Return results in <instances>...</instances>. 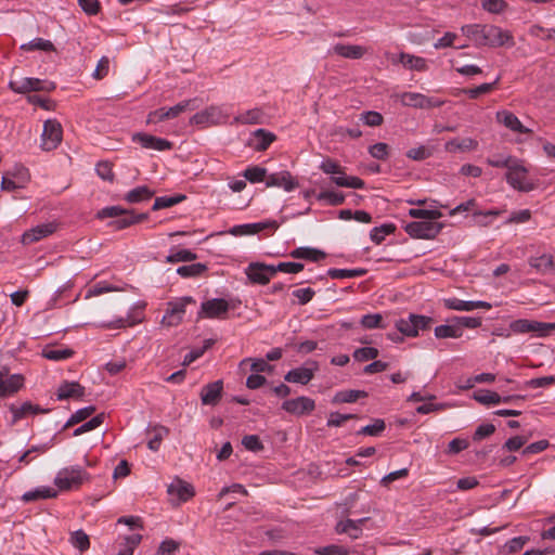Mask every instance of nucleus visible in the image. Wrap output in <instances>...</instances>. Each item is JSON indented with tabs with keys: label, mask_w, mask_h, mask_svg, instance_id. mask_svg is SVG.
Wrapping results in <instances>:
<instances>
[{
	"label": "nucleus",
	"mask_w": 555,
	"mask_h": 555,
	"mask_svg": "<svg viewBox=\"0 0 555 555\" xmlns=\"http://www.w3.org/2000/svg\"><path fill=\"white\" fill-rule=\"evenodd\" d=\"M194 299L190 296L182 297L175 301L167 302L166 313L162 319V324L167 327L179 325L185 313V306L188 304H194Z\"/></svg>",
	"instance_id": "obj_5"
},
{
	"label": "nucleus",
	"mask_w": 555,
	"mask_h": 555,
	"mask_svg": "<svg viewBox=\"0 0 555 555\" xmlns=\"http://www.w3.org/2000/svg\"><path fill=\"white\" fill-rule=\"evenodd\" d=\"M526 173L527 170L514 162L506 172V180L514 189L519 191H529L531 188L524 184Z\"/></svg>",
	"instance_id": "obj_22"
},
{
	"label": "nucleus",
	"mask_w": 555,
	"mask_h": 555,
	"mask_svg": "<svg viewBox=\"0 0 555 555\" xmlns=\"http://www.w3.org/2000/svg\"><path fill=\"white\" fill-rule=\"evenodd\" d=\"M396 231V225L392 224V223H386V224H383L380 227H375L372 229L371 231V240L376 243V244H380L384 240H385V236L388 235V234H391Z\"/></svg>",
	"instance_id": "obj_44"
},
{
	"label": "nucleus",
	"mask_w": 555,
	"mask_h": 555,
	"mask_svg": "<svg viewBox=\"0 0 555 555\" xmlns=\"http://www.w3.org/2000/svg\"><path fill=\"white\" fill-rule=\"evenodd\" d=\"M314 554L315 555H348L349 548L341 546V545L332 544V545L317 547L314 550Z\"/></svg>",
	"instance_id": "obj_58"
},
{
	"label": "nucleus",
	"mask_w": 555,
	"mask_h": 555,
	"mask_svg": "<svg viewBox=\"0 0 555 555\" xmlns=\"http://www.w3.org/2000/svg\"><path fill=\"white\" fill-rule=\"evenodd\" d=\"M223 118L224 116L221 108L219 106L211 105L193 115L190 119V124L203 127L216 126L220 125Z\"/></svg>",
	"instance_id": "obj_11"
},
{
	"label": "nucleus",
	"mask_w": 555,
	"mask_h": 555,
	"mask_svg": "<svg viewBox=\"0 0 555 555\" xmlns=\"http://www.w3.org/2000/svg\"><path fill=\"white\" fill-rule=\"evenodd\" d=\"M282 409L295 416L308 415L315 409V401L309 397H297L295 399L285 400Z\"/></svg>",
	"instance_id": "obj_10"
},
{
	"label": "nucleus",
	"mask_w": 555,
	"mask_h": 555,
	"mask_svg": "<svg viewBox=\"0 0 555 555\" xmlns=\"http://www.w3.org/2000/svg\"><path fill=\"white\" fill-rule=\"evenodd\" d=\"M400 61L405 67H408L410 69H415L418 72H423V70L427 69V64H426L425 59L420 57V56H414V55H411L408 53H401Z\"/></svg>",
	"instance_id": "obj_36"
},
{
	"label": "nucleus",
	"mask_w": 555,
	"mask_h": 555,
	"mask_svg": "<svg viewBox=\"0 0 555 555\" xmlns=\"http://www.w3.org/2000/svg\"><path fill=\"white\" fill-rule=\"evenodd\" d=\"M223 390L222 380H216L205 385L201 390V400L206 405H217L221 399Z\"/></svg>",
	"instance_id": "obj_18"
},
{
	"label": "nucleus",
	"mask_w": 555,
	"mask_h": 555,
	"mask_svg": "<svg viewBox=\"0 0 555 555\" xmlns=\"http://www.w3.org/2000/svg\"><path fill=\"white\" fill-rule=\"evenodd\" d=\"M367 518H362L359 520L347 519L345 521H339L336 525L337 533H350V530L358 531V534H362L361 525L366 521Z\"/></svg>",
	"instance_id": "obj_45"
},
{
	"label": "nucleus",
	"mask_w": 555,
	"mask_h": 555,
	"mask_svg": "<svg viewBox=\"0 0 555 555\" xmlns=\"http://www.w3.org/2000/svg\"><path fill=\"white\" fill-rule=\"evenodd\" d=\"M499 79L500 78H496L491 83H482V85H480V86H478L476 88L463 89L462 92L467 94L470 99H477L481 94H486V93L491 92L495 88V86L498 85Z\"/></svg>",
	"instance_id": "obj_49"
},
{
	"label": "nucleus",
	"mask_w": 555,
	"mask_h": 555,
	"mask_svg": "<svg viewBox=\"0 0 555 555\" xmlns=\"http://www.w3.org/2000/svg\"><path fill=\"white\" fill-rule=\"evenodd\" d=\"M367 392L364 390H341L335 393L332 399L333 403H352L356 402L360 398H366Z\"/></svg>",
	"instance_id": "obj_32"
},
{
	"label": "nucleus",
	"mask_w": 555,
	"mask_h": 555,
	"mask_svg": "<svg viewBox=\"0 0 555 555\" xmlns=\"http://www.w3.org/2000/svg\"><path fill=\"white\" fill-rule=\"evenodd\" d=\"M289 256L295 259H306L311 261H319L325 258V253L311 247H298L289 253Z\"/></svg>",
	"instance_id": "obj_30"
},
{
	"label": "nucleus",
	"mask_w": 555,
	"mask_h": 555,
	"mask_svg": "<svg viewBox=\"0 0 555 555\" xmlns=\"http://www.w3.org/2000/svg\"><path fill=\"white\" fill-rule=\"evenodd\" d=\"M229 308V302L225 299L214 298L202 304L198 318L224 319Z\"/></svg>",
	"instance_id": "obj_13"
},
{
	"label": "nucleus",
	"mask_w": 555,
	"mask_h": 555,
	"mask_svg": "<svg viewBox=\"0 0 555 555\" xmlns=\"http://www.w3.org/2000/svg\"><path fill=\"white\" fill-rule=\"evenodd\" d=\"M24 385V377L20 374H10L7 367L0 370V397L16 393Z\"/></svg>",
	"instance_id": "obj_12"
},
{
	"label": "nucleus",
	"mask_w": 555,
	"mask_h": 555,
	"mask_svg": "<svg viewBox=\"0 0 555 555\" xmlns=\"http://www.w3.org/2000/svg\"><path fill=\"white\" fill-rule=\"evenodd\" d=\"M63 129L56 119H48L43 124L41 147L43 151H53L62 142Z\"/></svg>",
	"instance_id": "obj_6"
},
{
	"label": "nucleus",
	"mask_w": 555,
	"mask_h": 555,
	"mask_svg": "<svg viewBox=\"0 0 555 555\" xmlns=\"http://www.w3.org/2000/svg\"><path fill=\"white\" fill-rule=\"evenodd\" d=\"M262 117H263V114L259 108H253V109H249L246 113L237 116L235 118V120L238 122H242V124L255 125V124H261Z\"/></svg>",
	"instance_id": "obj_52"
},
{
	"label": "nucleus",
	"mask_w": 555,
	"mask_h": 555,
	"mask_svg": "<svg viewBox=\"0 0 555 555\" xmlns=\"http://www.w3.org/2000/svg\"><path fill=\"white\" fill-rule=\"evenodd\" d=\"M203 104V101L199 98H194L190 100L182 101L178 103L177 105L170 107L167 109V115L169 119L175 118L179 116L181 113L190 109L194 111L199 108V106Z\"/></svg>",
	"instance_id": "obj_28"
},
{
	"label": "nucleus",
	"mask_w": 555,
	"mask_h": 555,
	"mask_svg": "<svg viewBox=\"0 0 555 555\" xmlns=\"http://www.w3.org/2000/svg\"><path fill=\"white\" fill-rule=\"evenodd\" d=\"M70 542L73 546H75L81 552H85L90 547L89 537L82 530H77L73 532L70 535Z\"/></svg>",
	"instance_id": "obj_55"
},
{
	"label": "nucleus",
	"mask_w": 555,
	"mask_h": 555,
	"mask_svg": "<svg viewBox=\"0 0 555 555\" xmlns=\"http://www.w3.org/2000/svg\"><path fill=\"white\" fill-rule=\"evenodd\" d=\"M401 102L405 106L424 108V94L415 92H404L401 95Z\"/></svg>",
	"instance_id": "obj_51"
},
{
	"label": "nucleus",
	"mask_w": 555,
	"mask_h": 555,
	"mask_svg": "<svg viewBox=\"0 0 555 555\" xmlns=\"http://www.w3.org/2000/svg\"><path fill=\"white\" fill-rule=\"evenodd\" d=\"M90 480V475L80 466H70L62 468L55 479L54 485L62 491L78 489L85 482Z\"/></svg>",
	"instance_id": "obj_2"
},
{
	"label": "nucleus",
	"mask_w": 555,
	"mask_h": 555,
	"mask_svg": "<svg viewBox=\"0 0 555 555\" xmlns=\"http://www.w3.org/2000/svg\"><path fill=\"white\" fill-rule=\"evenodd\" d=\"M435 337L438 339L462 337L461 326L456 322L442 324L435 327Z\"/></svg>",
	"instance_id": "obj_31"
},
{
	"label": "nucleus",
	"mask_w": 555,
	"mask_h": 555,
	"mask_svg": "<svg viewBox=\"0 0 555 555\" xmlns=\"http://www.w3.org/2000/svg\"><path fill=\"white\" fill-rule=\"evenodd\" d=\"M385 428H386L385 421L382 418H376V420H374L373 424L362 427L357 434L377 437L385 430Z\"/></svg>",
	"instance_id": "obj_47"
},
{
	"label": "nucleus",
	"mask_w": 555,
	"mask_h": 555,
	"mask_svg": "<svg viewBox=\"0 0 555 555\" xmlns=\"http://www.w3.org/2000/svg\"><path fill=\"white\" fill-rule=\"evenodd\" d=\"M333 52L345 59L359 60L365 54L366 49L357 44L337 43L333 47Z\"/></svg>",
	"instance_id": "obj_26"
},
{
	"label": "nucleus",
	"mask_w": 555,
	"mask_h": 555,
	"mask_svg": "<svg viewBox=\"0 0 555 555\" xmlns=\"http://www.w3.org/2000/svg\"><path fill=\"white\" fill-rule=\"evenodd\" d=\"M10 411L13 414V423H16L18 420L26 417L27 415H36L40 413H48V409H42L38 404H33L29 401L24 402L21 406H16L12 404L10 406Z\"/></svg>",
	"instance_id": "obj_25"
},
{
	"label": "nucleus",
	"mask_w": 555,
	"mask_h": 555,
	"mask_svg": "<svg viewBox=\"0 0 555 555\" xmlns=\"http://www.w3.org/2000/svg\"><path fill=\"white\" fill-rule=\"evenodd\" d=\"M85 396V387L78 382H63L56 392L59 400H66L69 398L80 399Z\"/></svg>",
	"instance_id": "obj_23"
},
{
	"label": "nucleus",
	"mask_w": 555,
	"mask_h": 555,
	"mask_svg": "<svg viewBox=\"0 0 555 555\" xmlns=\"http://www.w3.org/2000/svg\"><path fill=\"white\" fill-rule=\"evenodd\" d=\"M245 273L253 284L267 285L274 276V269L273 264L250 262L245 269Z\"/></svg>",
	"instance_id": "obj_8"
},
{
	"label": "nucleus",
	"mask_w": 555,
	"mask_h": 555,
	"mask_svg": "<svg viewBox=\"0 0 555 555\" xmlns=\"http://www.w3.org/2000/svg\"><path fill=\"white\" fill-rule=\"evenodd\" d=\"M496 119L499 122L503 124L506 128L511 129L512 131L519 132V133H529L531 132L530 129L525 127L518 117L514 115L513 113L508 111H502L496 113Z\"/></svg>",
	"instance_id": "obj_24"
},
{
	"label": "nucleus",
	"mask_w": 555,
	"mask_h": 555,
	"mask_svg": "<svg viewBox=\"0 0 555 555\" xmlns=\"http://www.w3.org/2000/svg\"><path fill=\"white\" fill-rule=\"evenodd\" d=\"M369 153L372 157L385 160L389 155V146L386 143L379 142L370 146Z\"/></svg>",
	"instance_id": "obj_63"
},
{
	"label": "nucleus",
	"mask_w": 555,
	"mask_h": 555,
	"mask_svg": "<svg viewBox=\"0 0 555 555\" xmlns=\"http://www.w3.org/2000/svg\"><path fill=\"white\" fill-rule=\"evenodd\" d=\"M73 354H74V350H72L69 348L54 349V348L46 347L42 350V356L46 359L53 360V361L64 360V359L70 358Z\"/></svg>",
	"instance_id": "obj_46"
},
{
	"label": "nucleus",
	"mask_w": 555,
	"mask_h": 555,
	"mask_svg": "<svg viewBox=\"0 0 555 555\" xmlns=\"http://www.w3.org/2000/svg\"><path fill=\"white\" fill-rule=\"evenodd\" d=\"M207 270V266L204 263H192L181 266L177 269V273L182 278H194L202 275Z\"/></svg>",
	"instance_id": "obj_40"
},
{
	"label": "nucleus",
	"mask_w": 555,
	"mask_h": 555,
	"mask_svg": "<svg viewBox=\"0 0 555 555\" xmlns=\"http://www.w3.org/2000/svg\"><path fill=\"white\" fill-rule=\"evenodd\" d=\"M98 176L105 180L113 182L114 181V172H113V165L109 162H99L95 167Z\"/></svg>",
	"instance_id": "obj_61"
},
{
	"label": "nucleus",
	"mask_w": 555,
	"mask_h": 555,
	"mask_svg": "<svg viewBox=\"0 0 555 555\" xmlns=\"http://www.w3.org/2000/svg\"><path fill=\"white\" fill-rule=\"evenodd\" d=\"M57 229V224L55 222H48L36 225L30 230L26 231L22 235V244L30 245L34 244L51 234H53Z\"/></svg>",
	"instance_id": "obj_15"
},
{
	"label": "nucleus",
	"mask_w": 555,
	"mask_h": 555,
	"mask_svg": "<svg viewBox=\"0 0 555 555\" xmlns=\"http://www.w3.org/2000/svg\"><path fill=\"white\" fill-rule=\"evenodd\" d=\"M154 195V192L151 191L147 186H138L131 191H129L126 196H125V199L128 202V203H140V202H143V201H147L150 198H152V196Z\"/></svg>",
	"instance_id": "obj_34"
},
{
	"label": "nucleus",
	"mask_w": 555,
	"mask_h": 555,
	"mask_svg": "<svg viewBox=\"0 0 555 555\" xmlns=\"http://www.w3.org/2000/svg\"><path fill=\"white\" fill-rule=\"evenodd\" d=\"M318 199L326 201L330 205L338 206L344 204L345 196L343 193L334 192V191H323L319 193Z\"/></svg>",
	"instance_id": "obj_60"
},
{
	"label": "nucleus",
	"mask_w": 555,
	"mask_h": 555,
	"mask_svg": "<svg viewBox=\"0 0 555 555\" xmlns=\"http://www.w3.org/2000/svg\"><path fill=\"white\" fill-rule=\"evenodd\" d=\"M253 135L255 142H249L248 145L253 146L258 152L266 151L276 139L275 134L267 131L266 129H257L254 131Z\"/></svg>",
	"instance_id": "obj_27"
},
{
	"label": "nucleus",
	"mask_w": 555,
	"mask_h": 555,
	"mask_svg": "<svg viewBox=\"0 0 555 555\" xmlns=\"http://www.w3.org/2000/svg\"><path fill=\"white\" fill-rule=\"evenodd\" d=\"M266 185L270 186H282L285 191L289 192L298 188V182L293 178L289 171H281L269 175L266 180Z\"/></svg>",
	"instance_id": "obj_19"
},
{
	"label": "nucleus",
	"mask_w": 555,
	"mask_h": 555,
	"mask_svg": "<svg viewBox=\"0 0 555 555\" xmlns=\"http://www.w3.org/2000/svg\"><path fill=\"white\" fill-rule=\"evenodd\" d=\"M244 177L251 183L261 182L267 180V169L259 166L249 167L244 171Z\"/></svg>",
	"instance_id": "obj_56"
},
{
	"label": "nucleus",
	"mask_w": 555,
	"mask_h": 555,
	"mask_svg": "<svg viewBox=\"0 0 555 555\" xmlns=\"http://www.w3.org/2000/svg\"><path fill=\"white\" fill-rule=\"evenodd\" d=\"M94 412H95L94 405H89V406L77 410L66 422V424L64 425V429L69 428V427L85 421L86 418L91 416Z\"/></svg>",
	"instance_id": "obj_42"
},
{
	"label": "nucleus",
	"mask_w": 555,
	"mask_h": 555,
	"mask_svg": "<svg viewBox=\"0 0 555 555\" xmlns=\"http://www.w3.org/2000/svg\"><path fill=\"white\" fill-rule=\"evenodd\" d=\"M509 328L516 334H524L535 332L544 336L550 333L551 330H555V323H543L538 321H529L526 319H519L513 321L509 324Z\"/></svg>",
	"instance_id": "obj_9"
},
{
	"label": "nucleus",
	"mask_w": 555,
	"mask_h": 555,
	"mask_svg": "<svg viewBox=\"0 0 555 555\" xmlns=\"http://www.w3.org/2000/svg\"><path fill=\"white\" fill-rule=\"evenodd\" d=\"M186 198L183 194H176L173 196H159L155 198L152 209L154 211L172 207Z\"/></svg>",
	"instance_id": "obj_35"
},
{
	"label": "nucleus",
	"mask_w": 555,
	"mask_h": 555,
	"mask_svg": "<svg viewBox=\"0 0 555 555\" xmlns=\"http://www.w3.org/2000/svg\"><path fill=\"white\" fill-rule=\"evenodd\" d=\"M154 431H155V435L149 441L147 447L152 451H157L160 447V443H162L164 437H166L169 434V429L165 426L157 425L154 427Z\"/></svg>",
	"instance_id": "obj_57"
},
{
	"label": "nucleus",
	"mask_w": 555,
	"mask_h": 555,
	"mask_svg": "<svg viewBox=\"0 0 555 555\" xmlns=\"http://www.w3.org/2000/svg\"><path fill=\"white\" fill-rule=\"evenodd\" d=\"M279 224L276 221H270V222H257V223H246V224H240L234 225L230 229L229 233L235 236L241 235H251L256 234L264 229L272 228L278 229Z\"/></svg>",
	"instance_id": "obj_21"
},
{
	"label": "nucleus",
	"mask_w": 555,
	"mask_h": 555,
	"mask_svg": "<svg viewBox=\"0 0 555 555\" xmlns=\"http://www.w3.org/2000/svg\"><path fill=\"white\" fill-rule=\"evenodd\" d=\"M242 444L251 452H259L263 450V443L257 435H247L242 439Z\"/></svg>",
	"instance_id": "obj_62"
},
{
	"label": "nucleus",
	"mask_w": 555,
	"mask_h": 555,
	"mask_svg": "<svg viewBox=\"0 0 555 555\" xmlns=\"http://www.w3.org/2000/svg\"><path fill=\"white\" fill-rule=\"evenodd\" d=\"M367 272L366 269H330L327 271V275L332 279H347V278H357L363 276Z\"/></svg>",
	"instance_id": "obj_39"
},
{
	"label": "nucleus",
	"mask_w": 555,
	"mask_h": 555,
	"mask_svg": "<svg viewBox=\"0 0 555 555\" xmlns=\"http://www.w3.org/2000/svg\"><path fill=\"white\" fill-rule=\"evenodd\" d=\"M167 492L169 495L178 496V504L186 502L195 495L194 487L178 477L168 486Z\"/></svg>",
	"instance_id": "obj_16"
},
{
	"label": "nucleus",
	"mask_w": 555,
	"mask_h": 555,
	"mask_svg": "<svg viewBox=\"0 0 555 555\" xmlns=\"http://www.w3.org/2000/svg\"><path fill=\"white\" fill-rule=\"evenodd\" d=\"M463 35L475 42L476 46L513 47L515 44L512 34L494 25L472 24L461 28Z\"/></svg>",
	"instance_id": "obj_1"
},
{
	"label": "nucleus",
	"mask_w": 555,
	"mask_h": 555,
	"mask_svg": "<svg viewBox=\"0 0 555 555\" xmlns=\"http://www.w3.org/2000/svg\"><path fill=\"white\" fill-rule=\"evenodd\" d=\"M132 141L139 143L143 149L155 151L171 150L172 142L144 132H137L132 135Z\"/></svg>",
	"instance_id": "obj_14"
},
{
	"label": "nucleus",
	"mask_w": 555,
	"mask_h": 555,
	"mask_svg": "<svg viewBox=\"0 0 555 555\" xmlns=\"http://www.w3.org/2000/svg\"><path fill=\"white\" fill-rule=\"evenodd\" d=\"M361 120L370 127H377L383 124L384 117L378 112L369 111L361 114Z\"/></svg>",
	"instance_id": "obj_64"
},
{
	"label": "nucleus",
	"mask_w": 555,
	"mask_h": 555,
	"mask_svg": "<svg viewBox=\"0 0 555 555\" xmlns=\"http://www.w3.org/2000/svg\"><path fill=\"white\" fill-rule=\"evenodd\" d=\"M57 491L52 488H41L36 489L34 491L25 492L22 496V500L24 502H31L39 499H50V498H56Z\"/></svg>",
	"instance_id": "obj_37"
},
{
	"label": "nucleus",
	"mask_w": 555,
	"mask_h": 555,
	"mask_svg": "<svg viewBox=\"0 0 555 555\" xmlns=\"http://www.w3.org/2000/svg\"><path fill=\"white\" fill-rule=\"evenodd\" d=\"M197 258V255L189 249H180L176 253H171L166 257V261L170 263L193 261Z\"/></svg>",
	"instance_id": "obj_53"
},
{
	"label": "nucleus",
	"mask_w": 555,
	"mask_h": 555,
	"mask_svg": "<svg viewBox=\"0 0 555 555\" xmlns=\"http://www.w3.org/2000/svg\"><path fill=\"white\" fill-rule=\"evenodd\" d=\"M215 344V340L214 339H206L204 340V345L203 347L201 348H194L192 349L189 353L185 354L184 359H183V362L182 364L184 366L186 365H190L191 363H193L195 360H197L198 358H201L206 350H208L209 348H211Z\"/></svg>",
	"instance_id": "obj_43"
},
{
	"label": "nucleus",
	"mask_w": 555,
	"mask_h": 555,
	"mask_svg": "<svg viewBox=\"0 0 555 555\" xmlns=\"http://www.w3.org/2000/svg\"><path fill=\"white\" fill-rule=\"evenodd\" d=\"M478 146V142L472 138L453 139L446 143V151L448 152H467L474 151Z\"/></svg>",
	"instance_id": "obj_29"
},
{
	"label": "nucleus",
	"mask_w": 555,
	"mask_h": 555,
	"mask_svg": "<svg viewBox=\"0 0 555 555\" xmlns=\"http://www.w3.org/2000/svg\"><path fill=\"white\" fill-rule=\"evenodd\" d=\"M443 228V223L431 221H412L405 225V232L414 238H435Z\"/></svg>",
	"instance_id": "obj_4"
},
{
	"label": "nucleus",
	"mask_w": 555,
	"mask_h": 555,
	"mask_svg": "<svg viewBox=\"0 0 555 555\" xmlns=\"http://www.w3.org/2000/svg\"><path fill=\"white\" fill-rule=\"evenodd\" d=\"M378 349L374 347H362L353 352V358L357 361L364 362L376 359L378 357Z\"/></svg>",
	"instance_id": "obj_59"
},
{
	"label": "nucleus",
	"mask_w": 555,
	"mask_h": 555,
	"mask_svg": "<svg viewBox=\"0 0 555 555\" xmlns=\"http://www.w3.org/2000/svg\"><path fill=\"white\" fill-rule=\"evenodd\" d=\"M434 319L431 317L410 313L408 319H399L396 321V328L400 334L406 337H417L420 332L431 328Z\"/></svg>",
	"instance_id": "obj_3"
},
{
	"label": "nucleus",
	"mask_w": 555,
	"mask_h": 555,
	"mask_svg": "<svg viewBox=\"0 0 555 555\" xmlns=\"http://www.w3.org/2000/svg\"><path fill=\"white\" fill-rule=\"evenodd\" d=\"M332 181L337 185L341 188H351V189H363L365 186V182L360 179L359 177H347L338 176V177H332Z\"/></svg>",
	"instance_id": "obj_38"
},
{
	"label": "nucleus",
	"mask_w": 555,
	"mask_h": 555,
	"mask_svg": "<svg viewBox=\"0 0 555 555\" xmlns=\"http://www.w3.org/2000/svg\"><path fill=\"white\" fill-rule=\"evenodd\" d=\"M530 266L538 271L545 273L551 269V264H553V256L548 254H544L540 257L531 258L529 261Z\"/></svg>",
	"instance_id": "obj_54"
},
{
	"label": "nucleus",
	"mask_w": 555,
	"mask_h": 555,
	"mask_svg": "<svg viewBox=\"0 0 555 555\" xmlns=\"http://www.w3.org/2000/svg\"><path fill=\"white\" fill-rule=\"evenodd\" d=\"M473 398L483 405L499 404L502 401V397L498 392L488 389L475 391Z\"/></svg>",
	"instance_id": "obj_33"
},
{
	"label": "nucleus",
	"mask_w": 555,
	"mask_h": 555,
	"mask_svg": "<svg viewBox=\"0 0 555 555\" xmlns=\"http://www.w3.org/2000/svg\"><path fill=\"white\" fill-rule=\"evenodd\" d=\"M444 307L450 310H457V311H472L474 309H491V304L482 300L477 301H465L457 298H448L443 300Z\"/></svg>",
	"instance_id": "obj_20"
},
{
	"label": "nucleus",
	"mask_w": 555,
	"mask_h": 555,
	"mask_svg": "<svg viewBox=\"0 0 555 555\" xmlns=\"http://www.w3.org/2000/svg\"><path fill=\"white\" fill-rule=\"evenodd\" d=\"M104 420H105L104 413H100V414L95 415L94 417H92L91 420H89L88 422H86L85 424L79 426L78 428H76L74 430V436H79L83 433L95 429L96 427H99L100 425L103 424Z\"/></svg>",
	"instance_id": "obj_48"
},
{
	"label": "nucleus",
	"mask_w": 555,
	"mask_h": 555,
	"mask_svg": "<svg viewBox=\"0 0 555 555\" xmlns=\"http://www.w3.org/2000/svg\"><path fill=\"white\" fill-rule=\"evenodd\" d=\"M409 215L412 218L422 219L421 221H431L442 217L441 211L437 209L412 208L409 210Z\"/></svg>",
	"instance_id": "obj_41"
},
{
	"label": "nucleus",
	"mask_w": 555,
	"mask_h": 555,
	"mask_svg": "<svg viewBox=\"0 0 555 555\" xmlns=\"http://www.w3.org/2000/svg\"><path fill=\"white\" fill-rule=\"evenodd\" d=\"M312 367L300 366L288 371L284 375V380L288 383H297L301 385H307L314 377V372L318 370V365L315 362H312Z\"/></svg>",
	"instance_id": "obj_17"
},
{
	"label": "nucleus",
	"mask_w": 555,
	"mask_h": 555,
	"mask_svg": "<svg viewBox=\"0 0 555 555\" xmlns=\"http://www.w3.org/2000/svg\"><path fill=\"white\" fill-rule=\"evenodd\" d=\"M320 169L324 173L332 175L333 177H338V176H344L345 175L344 168L337 162H335L332 158H325L321 163Z\"/></svg>",
	"instance_id": "obj_50"
},
{
	"label": "nucleus",
	"mask_w": 555,
	"mask_h": 555,
	"mask_svg": "<svg viewBox=\"0 0 555 555\" xmlns=\"http://www.w3.org/2000/svg\"><path fill=\"white\" fill-rule=\"evenodd\" d=\"M9 87L16 93H28L30 91L50 92L55 89V83L42 81L38 78H23L21 80H11Z\"/></svg>",
	"instance_id": "obj_7"
}]
</instances>
